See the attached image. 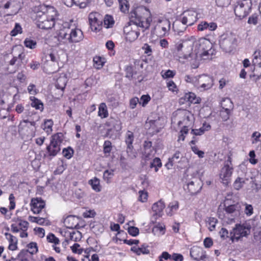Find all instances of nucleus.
I'll list each match as a JSON object with an SVG mask.
<instances>
[{"instance_id": "obj_1", "label": "nucleus", "mask_w": 261, "mask_h": 261, "mask_svg": "<svg viewBox=\"0 0 261 261\" xmlns=\"http://www.w3.org/2000/svg\"><path fill=\"white\" fill-rule=\"evenodd\" d=\"M212 44L205 38L198 40L193 36L186 37L175 44L176 56L180 62L183 60L207 59L209 55L212 54Z\"/></svg>"}, {"instance_id": "obj_2", "label": "nucleus", "mask_w": 261, "mask_h": 261, "mask_svg": "<svg viewBox=\"0 0 261 261\" xmlns=\"http://www.w3.org/2000/svg\"><path fill=\"white\" fill-rule=\"evenodd\" d=\"M148 15L147 10L144 9H138L130 12V22L132 24L124 30L127 40L132 42L137 39L140 35L139 28L142 32L149 28L152 19Z\"/></svg>"}, {"instance_id": "obj_3", "label": "nucleus", "mask_w": 261, "mask_h": 261, "mask_svg": "<svg viewBox=\"0 0 261 261\" xmlns=\"http://www.w3.org/2000/svg\"><path fill=\"white\" fill-rule=\"evenodd\" d=\"M34 11L36 14V23L39 28L48 30L54 26L57 11L54 7L39 5Z\"/></svg>"}, {"instance_id": "obj_4", "label": "nucleus", "mask_w": 261, "mask_h": 261, "mask_svg": "<svg viewBox=\"0 0 261 261\" xmlns=\"http://www.w3.org/2000/svg\"><path fill=\"white\" fill-rule=\"evenodd\" d=\"M82 31L79 29H70L64 28L58 34L59 40H63L64 43H76L83 39Z\"/></svg>"}, {"instance_id": "obj_5", "label": "nucleus", "mask_w": 261, "mask_h": 261, "mask_svg": "<svg viewBox=\"0 0 261 261\" xmlns=\"http://www.w3.org/2000/svg\"><path fill=\"white\" fill-rule=\"evenodd\" d=\"M225 215V220L228 224L234 222V219L240 216L242 210V204L239 202H234L233 204H229L227 200L224 204Z\"/></svg>"}, {"instance_id": "obj_6", "label": "nucleus", "mask_w": 261, "mask_h": 261, "mask_svg": "<svg viewBox=\"0 0 261 261\" xmlns=\"http://www.w3.org/2000/svg\"><path fill=\"white\" fill-rule=\"evenodd\" d=\"M179 116L181 118L178 122V125L179 126L182 125V128L180 131V135L178 137V140L184 141L185 135L188 133L189 127L192 123V115L191 113L186 110L180 111L179 113Z\"/></svg>"}, {"instance_id": "obj_7", "label": "nucleus", "mask_w": 261, "mask_h": 261, "mask_svg": "<svg viewBox=\"0 0 261 261\" xmlns=\"http://www.w3.org/2000/svg\"><path fill=\"white\" fill-rule=\"evenodd\" d=\"M64 139V135L61 133H58L51 136L50 142L46 147L47 153L51 158L54 157L61 150V144Z\"/></svg>"}, {"instance_id": "obj_8", "label": "nucleus", "mask_w": 261, "mask_h": 261, "mask_svg": "<svg viewBox=\"0 0 261 261\" xmlns=\"http://www.w3.org/2000/svg\"><path fill=\"white\" fill-rule=\"evenodd\" d=\"M251 225L248 223L237 224L230 232V240L233 242L234 240L239 241L241 238L247 237L250 233Z\"/></svg>"}, {"instance_id": "obj_9", "label": "nucleus", "mask_w": 261, "mask_h": 261, "mask_svg": "<svg viewBox=\"0 0 261 261\" xmlns=\"http://www.w3.org/2000/svg\"><path fill=\"white\" fill-rule=\"evenodd\" d=\"M220 45L225 51L231 52L238 45V37L232 33L223 36L220 40Z\"/></svg>"}, {"instance_id": "obj_10", "label": "nucleus", "mask_w": 261, "mask_h": 261, "mask_svg": "<svg viewBox=\"0 0 261 261\" xmlns=\"http://www.w3.org/2000/svg\"><path fill=\"white\" fill-rule=\"evenodd\" d=\"M233 171V168L231 163V158L230 156L225 161L224 167L221 169L220 177L222 179V183L228 186L230 181V177Z\"/></svg>"}, {"instance_id": "obj_11", "label": "nucleus", "mask_w": 261, "mask_h": 261, "mask_svg": "<svg viewBox=\"0 0 261 261\" xmlns=\"http://www.w3.org/2000/svg\"><path fill=\"white\" fill-rule=\"evenodd\" d=\"M251 5L250 0H243L238 2L234 8L236 15L240 18L245 17L250 10Z\"/></svg>"}, {"instance_id": "obj_12", "label": "nucleus", "mask_w": 261, "mask_h": 261, "mask_svg": "<svg viewBox=\"0 0 261 261\" xmlns=\"http://www.w3.org/2000/svg\"><path fill=\"white\" fill-rule=\"evenodd\" d=\"M88 19L92 31L98 32L101 29L103 18L100 14L97 12L90 13Z\"/></svg>"}, {"instance_id": "obj_13", "label": "nucleus", "mask_w": 261, "mask_h": 261, "mask_svg": "<svg viewBox=\"0 0 261 261\" xmlns=\"http://www.w3.org/2000/svg\"><path fill=\"white\" fill-rule=\"evenodd\" d=\"M170 21L165 18H159L155 27L160 36H165L168 34L170 30Z\"/></svg>"}, {"instance_id": "obj_14", "label": "nucleus", "mask_w": 261, "mask_h": 261, "mask_svg": "<svg viewBox=\"0 0 261 261\" xmlns=\"http://www.w3.org/2000/svg\"><path fill=\"white\" fill-rule=\"evenodd\" d=\"M196 13L193 11H188L184 12L181 14L179 19L181 21L182 24L188 26L192 25L196 21Z\"/></svg>"}, {"instance_id": "obj_15", "label": "nucleus", "mask_w": 261, "mask_h": 261, "mask_svg": "<svg viewBox=\"0 0 261 261\" xmlns=\"http://www.w3.org/2000/svg\"><path fill=\"white\" fill-rule=\"evenodd\" d=\"M213 78L209 75L202 74L199 75L198 89L203 90L210 89L213 86Z\"/></svg>"}, {"instance_id": "obj_16", "label": "nucleus", "mask_w": 261, "mask_h": 261, "mask_svg": "<svg viewBox=\"0 0 261 261\" xmlns=\"http://www.w3.org/2000/svg\"><path fill=\"white\" fill-rule=\"evenodd\" d=\"M134 139V136L133 133L128 130L125 136V143L127 144L126 152L128 155L132 158L136 157V152L133 151V146L132 145Z\"/></svg>"}, {"instance_id": "obj_17", "label": "nucleus", "mask_w": 261, "mask_h": 261, "mask_svg": "<svg viewBox=\"0 0 261 261\" xmlns=\"http://www.w3.org/2000/svg\"><path fill=\"white\" fill-rule=\"evenodd\" d=\"M45 205L44 201L40 198H33L31 202V210L35 214L41 212V210L44 208Z\"/></svg>"}, {"instance_id": "obj_18", "label": "nucleus", "mask_w": 261, "mask_h": 261, "mask_svg": "<svg viewBox=\"0 0 261 261\" xmlns=\"http://www.w3.org/2000/svg\"><path fill=\"white\" fill-rule=\"evenodd\" d=\"M125 77L129 80H137L138 82H141L143 78L141 75H138L137 71L133 66H127L125 68Z\"/></svg>"}, {"instance_id": "obj_19", "label": "nucleus", "mask_w": 261, "mask_h": 261, "mask_svg": "<svg viewBox=\"0 0 261 261\" xmlns=\"http://www.w3.org/2000/svg\"><path fill=\"white\" fill-rule=\"evenodd\" d=\"M190 255L195 260L199 261L203 260L206 255L202 248L198 246L193 247L190 250Z\"/></svg>"}, {"instance_id": "obj_20", "label": "nucleus", "mask_w": 261, "mask_h": 261, "mask_svg": "<svg viewBox=\"0 0 261 261\" xmlns=\"http://www.w3.org/2000/svg\"><path fill=\"white\" fill-rule=\"evenodd\" d=\"M165 207V203L162 200L158 201L152 205V210L154 212L153 216L155 217V219L162 216Z\"/></svg>"}, {"instance_id": "obj_21", "label": "nucleus", "mask_w": 261, "mask_h": 261, "mask_svg": "<svg viewBox=\"0 0 261 261\" xmlns=\"http://www.w3.org/2000/svg\"><path fill=\"white\" fill-rule=\"evenodd\" d=\"M187 188L191 195H195L199 192L202 186L198 183V180H192L187 185Z\"/></svg>"}, {"instance_id": "obj_22", "label": "nucleus", "mask_w": 261, "mask_h": 261, "mask_svg": "<svg viewBox=\"0 0 261 261\" xmlns=\"http://www.w3.org/2000/svg\"><path fill=\"white\" fill-rule=\"evenodd\" d=\"M64 224L68 228H76L79 225V218L74 216H68L64 221Z\"/></svg>"}, {"instance_id": "obj_23", "label": "nucleus", "mask_w": 261, "mask_h": 261, "mask_svg": "<svg viewBox=\"0 0 261 261\" xmlns=\"http://www.w3.org/2000/svg\"><path fill=\"white\" fill-rule=\"evenodd\" d=\"M5 236L9 243L8 249L12 251H14L17 249V239L11 234L6 232Z\"/></svg>"}, {"instance_id": "obj_24", "label": "nucleus", "mask_w": 261, "mask_h": 261, "mask_svg": "<svg viewBox=\"0 0 261 261\" xmlns=\"http://www.w3.org/2000/svg\"><path fill=\"white\" fill-rule=\"evenodd\" d=\"M143 156L146 160H148L152 157V142L149 141H145L144 143Z\"/></svg>"}, {"instance_id": "obj_25", "label": "nucleus", "mask_w": 261, "mask_h": 261, "mask_svg": "<svg viewBox=\"0 0 261 261\" xmlns=\"http://www.w3.org/2000/svg\"><path fill=\"white\" fill-rule=\"evenodd\" d=\"M67 83V77L65 73H61L56 80V87L63 91Z\"/></svg>"}, {"instance_id": "obj_26", "label": "nucleus", "mask_w": 261, "mask_h": 261, "mask_svg": "<svg viewBox=\"0 0 261 261\" xmlns=\"http://www.w3.org/2000/svg\"><path fill=\"white\" fill-rule=\"evenodd\" d=\"M253 56V64L255 65H257L258 67L260 68L259 74L254 75V76H256L257 77V79H259V78L261 77V50H257L255 51Z\"/></svg>"}, {"instance_id": "obj_27", "label": "nucleus", "mask_w": 261, "mask_h": 261, "mask_svg": "<svg viewBox=\"0 0 261 261\" xmlns=\"http://www.w3.org/2000/svg\"><path fill=\"white\" fill-rule=\"evenodd\" d=\"M179 208V202L177 201H173L169 203L166 209V212L168 216L173 215Z\"/></svg>"}, {"instance_id": "obj_28", "label": "nucleus", "mask_w": 261, "mask_h": 261, "mask_svg": "<svg viewBox=\"0 0 261 261\" xmlns=\"http://www.w3.org/2000/svg\"><path fill=\"white\" fill-rule=\"evenodd\" d=\"M172 27L174 32L179 35L180 33H183L187 29L186 25L182 24L181 21L178 18L173 22Z\"/></svg>"}, {"instance_id": "obj_29", "label": "nucleus", "mask_w": 261, "mask_h": 261, "mask_svg": "<svg viewBox=\"0 0 261 261\" xmlns=\"http://www.w3.org/2000/svg\"><path fill=\"white\" fill-rule=\"evenodd\" d=\"M184 99L193 103H199L201 101V98L196 97L195 93L193 92H188L184 95Z\"/></svg>"}, {"instance_id": "obj_30", "label": "nucleus", "mask_w": 261, "mask_h": 261, "mask_svg": "<svg viewBox=\"0 0 261 261\" xmlns=\"http://www.w3.org/2000/svg\"><path fill=\"white\" fill-rule=\"evenodd\" d=\"M30 100L32 102L31 105L32 107L35 108L36 110L42 111L43 110V104L41 101L34 96L30 97Z\"/></svg>"}, {"instance_id": "obj_31", "label": "nucleus", "mask_w": 261, "mask_h": 261, "mask_svg": "<svg viewBox=\"0 0 261 261\" xmlns=\"http://www.w3.org/2000/svg\"><path fill=\"white\" fill-rule=\"evenodd\" d=\"M131 250L139 255L141 254H147L150 252L149 249H148V246H145V245H142L141 247H137L136 246H134L131 248Z\"/></svg>"}, {"instance_id": "obj_32", "label": "nucleus", "mask_w": 261, "mask_h": 261, "mask_svg": "<svg viewBox=\"0 0 261 261\" xmlns=\"http://www.w3.org/2000/svg\"><path fill=\"white\" fill-rule=\"evenodd\" d=\"M98 115L101 118H105L108 117L109 113L105 103L102 102L100 104L98 108Z\"/></svg>"}, {"instance_id": "obj_33", "label": "nucleus", "mask_w": 261, "mask_h": 261, "mask_svg": "<svg viewBox=\"0 0 261 261\" xmlns=\"http://www.w3.org/2000/svg\"><path fill=\"white\" fill-rule=\"evenodd\" d=\"M184 79L186 83H190L192 85H193L194 87H196L198 88L199 75L193 76L192 75H185Z\"/></svg>"}, {"instance_id": "obj_34", "label": "nucleus", "mask_w": 261, "mask_h": 261, "mask_svg": "<svg viewBox=\"0 0 261 261\" xmlns=\"http://www.w3.org/2000/svg\"><path fill=\"white\" fill-rule=\"evenodd\" d=\"M158 123L157 120H151L147 121L145 124V127L148 129H151L152 133H158L159 132V128L156 126V123Z\"/></svg>"}, {"instance_id": "obj_35", "label": "nucleus", "mask_w": 261, "mask_h": 261, "mask_svg": "<svg viewBox=\"0 0 261 261\" xmlns=\"http://www.w3.org/2000/svg\"><path fill=\"white\" fill-rule=\"evenodd\" d=\"M54 122L51 119L45 120L44 123L41 125V128L47 134L51 133Z\"/></svg>"}, {"instance_id": "obj_36", "label": "nucleus", "mask_w": 261, "mask_h": 261, "mask_svg": "<svg viewBox=\"0 0 261 261\" xmlns=\"http://www.w3.org/2000/svg\"><path fill=\"white\" fill-rule=\"evenodd\" d=\"M89 184L91 186L93 190L96 192L100 191V181L97 178L94 177L93 179L90 180Z\"/></svg>"}, {"instance_id": "obj_37", "label": "nucleus", "mask_w": 261, "mask_h": 261, "mask_svg": "<svg viewBox=\"0 0 261 261\" xmlns=\"http://www.w3.org/2000/svg\"><path fill=\"white\" fill-rule=\"evenodd\" d=\"M120 11L126 13L128 12L129 4L127 0H118Z\"/></svg>"}, {"instance_id": "obj_38", "label": "nucleus", "mask_w": 261, "mask_h": 261, "mask_svg": "<svg viewBox=\"0 0 261 261\" xmlns=\"http://www.w3.org/2000/svg\"><path fill=\"white\" fill-rule=\"evenodd\" d=\"M29 220L32 222H35L39 225H43L47 221L45 217L29 216Z\"/></svg>"}, {"instance_id": "obj_39", "label": "nucleus", "mask_w": 261, "mask_h": 261, "mask_svg": "<svg viewBox=\"0 0 261 261\" xmlns=\"http://www.w3.org/2000/svg\"><path fill=\"white\" fill-rule=\"evenodd\" d=\"M104 25L106 28H112L114 23L113 18L111 15H106L103 19Z\"/></svg>"}, {"instance_id": "obj_40", "label": "nucleus", "mask_w": 261, "mask_h": 261, "mask_svg": "<svg viewBox=\"0 0 261 261\" xmlns=\"http://www.w3.org/2000/svg\"><path fill=\"white\" fill-rule=\"evenodd\" d=\"M206 222L208 224V229L210 231H213L215 229L216 225L218 222L216 218L214 217L207 218Z\"/></svg>"}, {"instance_id": "obj_41", "label": "nucleus", "mask_w": 261, "mask_h": 261, "mask_svg": "<svg viewBox=\"0 0 261 261\" xmlns=\"http://www.w3.org/2000/svg\"><path fill=\"white\" fill-rule=\"evenodd\" d=\"M32 257V254L30 253L29 251L25 250H22L17 255L18 259H31Z\"/></svg>"}, {"instance_id": "obj_42", "label": "nucleus", "mask_w": 261, "mask_h": 261, "mask_svg": "<svg viewBox=\"0 0 261 261\" xmlns=\"http://www.w3.org/2000/svg\"><path fill=\"white\" fill-rule=\"evenodd\" d=\"M24 44L25 47L31 48L34 49L36 47L37 42L36 41L32 40L30 38H26L24 41Z\"/></svg>"}, {"instance_id": "obj_43", "label": "nucleus", "mask_w": 261, "mask_h": 261, "mask_svg": "<svg viewBox=\"0 0 261 261\" xmlns=\"http://www.w3.org/2000/svg\"><path fill=\"white\" fill-rule=\"evenodd\" d=\"M161 160L159 158H155L151 163L150 167L151 168L155 167V171L158 172L159 168L162 166Z\"/></svg>"}, {"instance_id": "obj_44", "label": "nucleus", "mask_w": 261, "mask_h": 261, "mask_svg": "<svg viewBox=\"0 0 261 261\" xmlns=\"http://www.w3.org/2000/svg\"><path fill=\"white\" fill-rule=\"evenodd\" d=\"M62 153L65 158L69 159L73 156L74 151L70 147H68L67 148H64Z\"/></svg>"}, {"instance_id": "obj_45", "label": "nucleus", "mask_w": 261, "mask_h": 261, "mask_svg": "<svg viewBox=\"0 0 261 261\" xmlns=\"http://www.w3.org/2000/svg\"><path fill=\"white\" fill-rule=\"evenodd\" d=\"M114 175V170H107L103 172V177L104 180L107 182H109L110 179Z\"/></svg>"}, {"instance_id": "obj_46", "label": "nucleus", "mask_w": 261, "mask_h": 261, "mask_svg": "<svg viewBox=\"0 0 261 261\" xmlns=\"http://www.w3.org/2000/svg\"><path fill=\"white\" fill-rule=\"evenodd\" d=\"M230 112L229 109L222 108V110L220 112V115L224 121H226L229 118Z\"/></svg>"}, {"instance_id": "obj_47", "label": "nucleus", "mask_w": 261, "mask_h": 261, "mask_svg": "<svg viewBox=\"0 0 261 261\" xmlns=\"http://www.w3.org/2000/svg\"><path fill=\"white\" fill-rule=\"evenodd\" d=\"M28 249L27 250L32 255L36 253L38 251L37 244L35 242H31L27 246Z\"/></svg>"}, {"instance_id": "obj_48", "label": "nucleus", "mask_w": 261, "mask_h": 261, "mask_svg": "<svg viewBox=\"0 0 261 261\" xmlns=\"http://www.w3.org/2000/svg\"><path fill=\"white\" fill-rule=\"evenodd\" d=\"M112 150V143L109 140L105 141L103 144V152L105 154L110 153Z\"/></svg>"}, {"instance_id": "obj_49", "label": "nucleus", "mask_w": 261, "mask_h": 261, "mask_svg": "<svg viewBox=\"0 0 261 261\" xmlns=\"http://www.w3.org/2000/svg\"><path fill=\"white\" fill-rule=\"evenodd\" d=\"M22 32V28L20 25L16 23L15 24L14 28L11 31L10 34L12 36H15L19 33H21Z\"/></svg>"}, {"instance_id": "obj_50", "label": "nucleus", "mask_w": 261, "mask_h": 261, "mask_svg": "<svg viewBox=\"0 0 261 261\" xmlns=\"http://www.w3.org/2000/svg\"><path fill=\"white\" fill-rule=\"evenodd\" d=\"M244 183V180L243 178H240V177H238L234 182L233 187L235 189L238 190L242 187L243 184Z\"/></svg>"}, {"instance_id": "obj_51", "label": "nucleus", "mask_w": 261, "mask_h": 261, "mask_svg": "<svg viewBox=\"0 0 261 261\" xmlns=\"http://www.w3.org/2000/svg\"><path fill=\"white\" fill-rule=\"evenodd\" d=\"M17 224L19 227V228L21 230H27L29 227V223L26 221L22 220H18Z\"/></svg>"}, {"instance_id": "obj_52", "label": "nucleus", "mask_w": 261, "mask_h": 261, "mask_svg": "<svg viewBox=\"0 0 261 261\" xmlns=\"http://www.w3.org/2000/svg\"><path fill=\"white\" fill-rule=\"evenodd\" d=\"M24 55H23L22 54H20L18 55V57H14L10 61L9 64L11 65H14L16 63L17 64L19 63L20 61H21L23 60V58L24 57Z\"/></svg>"}, {"instance_id": "obj_53", "label": "nucleus", "mask_w": 261, "mask_h": 261, "mask_svg": "<svg viewBox=\"0 0 261 261\" xmlns=\"http://www.w3.org/2000/svg\"><path fill=\"white\" fill-rule=\"evenodd\" d=\"M245 206L244 213L247 216H250L253 214V208L251 204H249L246 203L244 204Z\"/></svg>"}, {"instance_id": "obj_54", "label": "nucleus", "mask_w": 261, "mask_h": 261, "mask_svg": "<svg viewBox=\"0 0 261 261\" xmlns=\"http://www.w3.org/2000/svg\"><path fill=\"white\" fill-rule=\"evenodd\" d=\"M150 97L148 95H143L139 100V103L143 107L145 106L150 101Z\"/></svg>"}, {"instance_id": "obj_55", "label": "nucleus", "mask_w": 261, "mask_h": 261, "mask_svg": "<svg viewBox=\"0 0 261 261\" xmlns=\"http://www.w3.org/2000/svg\"><path fill=\"white\" fill-rule=\"evenodd\" d=\"M231 0H216V3L218 7H224L228 6Z\"/></svg>"}, {"instance_id": "obj_56", "label": "nucleus", "mask_w": 261, "mask_h": 261, "mask_svg": "<svg viewBox=\"0 0 261 261\" xmlns=\"http://www.w3.org/2000/svg\"><path fill=\"white\" fill-rule=\"evenodd\" d=\"M50 62L53 63V65H55V64H58L59 60V57L57 54V53L54 51L50 52Z\"/></svg>"}, {"instance_id": "obj_57", "label": "nucleus", "mask_w": 261, "mask_h": 261, "mask_svg": "<svg viewBox=\"0 0 261 261\" xmlns=\"http://www.w3.org/2000/svg\"><path fill=\"white\" fill-rule=\"evenodd\" d=\"M191 149L194 152V153L197 154L199 158H203L204 157V151L199 150L198 147L197 146H191Z\"/></svg>"}, {"instance_id": "obj_58", "label": "nucleus", "mask_w": 261, "mask_h": 261, "mask_svg": "<svg viewBox=\"0 0 261 261\" xmlns=\"http://www.w3.org/2000/svg\"><path fill=\"white\" fill-rule=\"evenodd\" d=\"M139 200L144 202L147 201L148 197V193L146 192H144L143 191H140L139 192Z\"/></svg>"}, {"instance_id": "obj_59", "label": "nucleus", "mask_w": 261, "mask_h": 261, "mask_svg": "<svg viewBox=\"0 0 261 261\" xmlns=\"http://www.w3.org/2000/svg\"><path fill=\"white\" fill-rule=\"evenodd\" d=\"M128 232L130 235L136 237L139 234V230L137 227L130 226L128 228Z\"/></svg>"}, {"instance_id": "obj_60", "label": "nucleus", "mask_w": 261, "mask_h": 261, "mask_svg": "<svg viewBox=\"0 0 261 261\" xmlns=\"http://www.w3.org/2000/svg\"><path fill=\"white\" fill-rule=\"evenodd\" d=\"M47 240L49 242L54 243L55 244L59 243V240L53 233H49L47 236Z\"/></svg>"}, {"instance_id": "obj_61", "label": "nucleus", "mask_w": 261, "mask_h": 261, "mask_svg": "<svg viewBox=\"0 0 261 261\" xmlns=\"http://www.w3.org/2000/svg\"><path fill=\"white\" fill-rule=\"evenodd\" d=\"M70 239L72 241L76 242L80 239V232L79 231L72 232L69 234Z\"/></svg>"}, {"instance_id": "obj_62", "label": "nucleus", "mask_w": 261, "mask_h": 261, "mask_svg": "<svg viewBox=\"0 0 261 261\" xmlns=\"http://www.w3.org/2000/svg\"><path fill=\"white\" fill-rule=\"evenodd\" d=\"M167 86L169 90L173 92L176 91L177 90L176 85L172 80H170L167 83Z\"/></svg>"}, {"instance_id": "obj_63", "label": "nucleus", "mask_w": 261, "mask_h": 261, "mask_svg": "<svg viewBox=\"0 0 261 261\" xmlns=\"http://www.w3.org/2000/svg\"><path fill=\"white\" fill-rule=\"evenodd\" d=\"M142 49L144 50V53L147 54L148 56H150L152 54V49L151 46L149 45L148 44L145 43L143 45L142 47Z\"/></svg>"}, {"instance_id": "obj_64", "label": "nucleus", "mask_w": 261, "mask_h": 261, "mask_svg": "<svg viewBox=\"0 0 261 261\" xmlns=\"http://www.w3.org/2000/svg\"><path fill=\"white\" fill-rule=\"evenodd\" d=\"M34 231L37 235L40 238H43L45 236V230L43 228L36 227L34 228Z\"/></svg>"}]
</instances>
